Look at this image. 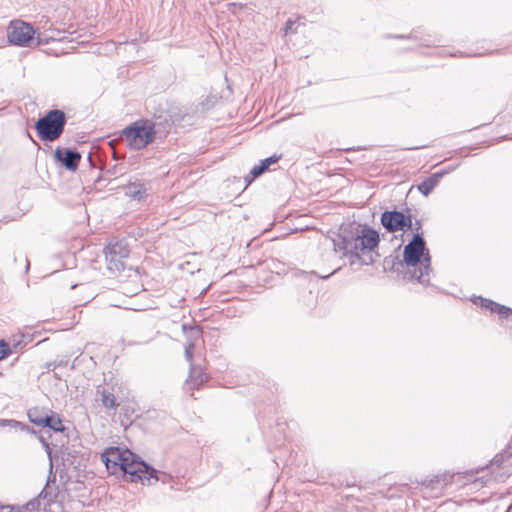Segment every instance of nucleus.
Returning a JSON list of instances; mask_svg holds the SVG:
<instances>
[{
  "label": "nucleus",
  "mask_w": 512,
  "mask_h": 512,
  "mask_svg": "<svg viewBox=\"0 0 512 512\" xmlns=\"http://www.w3.org/2000/svg\"><path fill=\"white\" fill-rule=\"evenodd\" d=\"M333 252L340 253L339 257L349 256L361 260L364 264L372 262L362 259L373 252L379 244V234L374 229L359 223H350L341 229L336 239H332Z\"/></svg>",
  "instance_id": "1"
},
{
  "label": "nucleus",
  "mask_w": 512,
  "mask_h": 512,
  "mask_svg": "<svg viewBox=\"0 0 512 512\" xmlns=\"http://www.w3.org/2000/svg\"><path fill=\"white\" fill-rule=\"evenodd\" d=\"M403 261L412 273V277L421 284L430 282L431 257L424 239L420 234H415L412 240L404 247Z\"/></svg>",
  "instance_id": "2"
},
{
  "label": "nucleus",
  "mask_w": 512,
  "mask_h": 512,
  "mask_svg": "<svg viewBox=\"0 0 512 512\" xmlns=\"http://www.w3.org/2000/svg\"><path fill=\"white\" fill-rule=\"evenodd\" d=\"M155 121L150 119H139L128 125L125 128H156L168 125L169 121L174 126H192L195 124V114H193L192 107H182L178 105H170L165 111L160 114L154 113Z\"/></svg>",
  "instance_id": "3"
},
{
  "label": "nucleus",
  "mask_w": 512,
  "mask_h": 512,
  "mask_svg": "<svg viewBox=\"0 0 512 512\" xmlns=\"http://www.w3.org/2000/svg\"><path fill=\"white\" fill-rule=\"evenodd\" d=\"M36 31L32 24L22 20H12L7 27V39L11 45L17 47H37L47 44L53 36H35Z\"/></svg>",
  "instance_id": "4"
},
{
  "label": "nucleus",
  "mask_w": 512,
  "mask_h": 512,
  "mask_svg": "<svg viewBox=\"0 0 512 512\" xmlns=\"http://www.w3.org/2000/svg\"><path fill=\"white\" fill-rule=\"evenodd\" d=\"M124 455L128 458L123 464L121 473L127 481H139L143 485H152L158 481L155 469L148 466L128 449L124 450Z\"/></svg>",
  "instance_id": "5"
},
{
  "label": "nucleus",
  "mask_w": 512,
  "mask_h": 512,
  "mask_svg": "<svg viewBox=\"0 0 512 512\" xmlns=\"http://www.w3.org/2000/svg\"><path fill=\"white\" fill-rule=\"evenodd\" d=\"M105 260L107 270L112 274H117L124 269L123 260L128 256L129 249L123 241L110 243L105 251Z\"/></svg>",
  "instance_id": "6"
},
{
  "label": "nucleus",
  "mask_w": 512,
  "mask_h": 512,
  "mask_svg": "<svg viewBox=\"0 0 512 512\" xmlns=\"http://www.w3.org/2000/svg\"><path fill=\"white\" fill-rule=\"evenodd\" d=\"M155 132L156 130H122L121 137L131 148L139 150L155 139Z\"/></svg>",
  "instance_id": "7"
},
{
  "label": "nucleus",
  "mask_w": 512,
  "mask_h": 512,
  "mask_svg": "<svg viewBox=\"0 0 512 512\" xmlns=\"http://www.w3.org/2000/svg\"><path fill=\"white\" fill-rule=\"evenodd\" d=\"M381 223L390 232L410 229L412 226L411 218L398 211L384 212L381 216Z\"/></svg>",
  "instance_id": "8"
},
{
  "label": "nucleus",
  "mask_w": 512,
  "mask_h": 512,
  "mask_svg": "<svg viewBox=\"0 0 512 512\" xmlns=\"http://www.w3.org/2000/svg\"><path fill=\"white\" fill-rule=\"evenodd\" d=\"M101 458L109 473L119 474L128 457L124 455L123 449L110 447L102 453Z\"/></svg>",
  "instance_id": "9"
},
{
  "label": "nucleus",
  "mask_w": 512,
  "mask_h": 512,
  "mask_svg": "<svg viewBox=\"0 0 512 512\" xmlns=\"http://www.w3.org/2000/svg\"><path fill=\"white\" fill-rule=\"evenodd\" d=\"M70 117L61 109H51L40 117L32 128H64Z\"/></svg>",
  "instance_id": "10"
},
{
  "label": "nucleus",
  "mask_w": 512,
  "mask_h": 512,
  "mask_svg": "<svg viewBox=\"0 0 512 512\" xmlns=\"http://www.w3.org/2000/svg\"><path fill=\"white\" fill-rule=\"evenodd\" d=\"M55 158L67 170L75 171L78 168L81 154L76 150L58 147L55 150Z\"/></svg>",
  "instance_id": "11"
},
{
  "label": "nucleus",
  "mask_w": 512,
  "mask_h": 512,
  "mask_svg": "<svg viewBox=\"0 0 512 512\" xmlns=\"http://www.w3.org/2000/svg\"><path fill=\"white\" fill-rule=\"evenodd\" d=\"M474 302L476 305H480L481 307L490 310L492 313L498 314L500 318L512 321L511 309L481 297L477 298Z\"/></svg>",
  "instance_id": "12"
},
{
  "label": "nucleus",
  "mask_w": 512,
  "mask_h": 512,
  "mask_svg": "<svg viewBox=\"0 0 512 512\" xmlns=\"http://www.w3.org/2000/svg\"><path fill=\"white\" fill-rule=\"evenodd\" d=\"M219 99L216 95H208L206 97H202L198 100V102L192 105L193 114H195V119H199L204 116L209 110L217 105Z\"/></svg>",
  "instance_id": "13"
},
{
  "label": "nucleus",
  "mask_w": 512,
  "mask_h": 512,
  "mask_svg": "<svg viewBox=\"0 0 512 512\" xmlns=\"http://www.w3.org/2000/svg\"><path fill=\"white\" fill-rule=\"evenodd\" d=\"M386 38L392 39H407L415 41L419 44V46L429 47L435 43L434 40L431 39V35L420 36L418 30H412L409 34H387Z\"/></svg>",
  "instance_id": "14"
},
{
  "label": "nucleus",
  "mask_w": 512,
  "mask_h": 512,
  "mask_svg": "<svg viewBox=\"0 0 512 512\" xmlns=\"http://www.w3.org/2000/svg\"><path fill=\"white\" fill-rule=\"evenodd\" d=\"M188 343L185 346V358L188 362L192 361L193 358V348L196 345V342L201 338V331L198 328H190L187 334Z\"/></svg>",
  "instance_id": "15"
},
{
  "label": "nucleus",
  "mask_w": 512,
  "mask_h": 512,
  "mask_svg": "<svg viewBox=\"0 0 512 512\" xmlns=\"http://www.w3.org/2000/svg\"><path fill=\"white\" fill-rule=\"evenodd\" d=\"M125 195L133 200L141 201L146 196L145 185L141 182H133L126 186Z\"/></svg>",
  "instance_id": "16"
},
{
  "label": "nucleus",
  "mask_w": 512,
  "mask_h": 512,
  "mask_svg": "<svg viewBox=\"0 0 512 512\" xmlns=\"http://www.w3.org/2000/svg\"><path fill=\"white\" fill-rule=\"evenodd\" d=\"M280 159L279 156L273 155L264 160H261L258 165H255L251 170V175L253 178L259 177L263 174L270 165L275 164Z\"/></svg>",
  "instance_id": "17"
},
{
  "label": "nucleus",
  "mask_w": 512,
  "mask_h": 512,
  "mask_svg": "<svg viewBox=\"0 0 512 512\" xmlns=\"http://www.w3.org/2000/svg\"><path fill=\"white\" fill-rule=\"evenodd\" d=\"M97 393L100 395V401L103 406L107 409H116L118 404L116 402V398L110 391L106 389H98Z\"/></svg>",
  "instance_id": "18"
},
{
  "label": "nucleus",
  "mask_w": 512,
  "mask_h": 512,
  "mask_svg": "<svg viewBox=\"0 0 512 512\" xmlns=\"http://www.w3.org/2000/svg\"><path fill=\"white\" fill-rule=\"evenodd\" d=\"M441 175L442 174H435V175L427 178L426 180H424L418 186L419 191L423 195L427 196L435 188V186L438 184L439 178L441 177Z\"/></svg>",
  "instance_id": "19"
},
{
  "label": "nucleus",
  "mask_w": 512,
  "mask_h": 512,
  "mask_svg": "<svg viewBox=\"0 0 512 512\" xmlns=\"http://www.w3.org/2000/svg\"><path fill=\"white\" fill-rule=\"evenodd\" d=\"M46 416L47 412H42L38 408H33L28 411L29 420L38 426L45 425L44 420Z\"/></svg>",
  "instance_id": "20"
},
{
  "label": "nucleus",
  "mask_w": 512,
  "mask_h": 512,
  "mask_svg": "<svg viewBox=\"0 0 512 512\" xmlns=\"http://www.w3.org/2000/svg\"><path fill=\"white\" fill-rule=\"evenodd\" d=\"M44 421H45V425H43L44 427H49L56 432H60V431L64 430L62 421L60 420L59 417H57L55 415H50L47 413V416L45 417Z\"/></svg>",
  "instance_id": "21"
},
{
  "label": "nucleus",
  "mask_w": 512,
  "mask_h": 512,
  "mask_svg": "<svg viewBox=\"0 0 512 512\" xmlns=\"http://www.w3.org/2000/svg\"><path fill=\"white\" fill-rule=\"evenodd\" d=\"M63 130H37L38 136L44 141H54L58 139Z\"/></svg>",
  "instance_id": "22"
},
{
  "label": "nucleus",
  "mask_w": 512,
  "mask_h": 512,
  "mask_svg": "<svg viewBox=\"0 0 512 512\" xmlns=\"http://www.w3.org/2000/svg\"><path fill=\"white\" fill-rule=\"evenodd\" d=\"M190 380L194 385H198L200 383H203L206 380V378L202 376L200 368H196L193 365H191Z\"/></svg>",
  "instance_id": "23"
},
{
  "label": "nucleus",
  "mask_w": 512,
  "mask_h": 512,
  "mask_svg": "<svg viewBox=\"0 0 512 512\" xmlns=\"http://www.w3.org/2000/svg\"><path fill=\"white\" fill-rule=\"evenodd\" d=\"M42 494H43V492H41V494L39 495V498H34V499L30 500L29 502H27L26 505L22 507V509L27 512H33V511L38 510L41 506L40 498L42 497Z\"/></svg>",
  "instance_id": "24"
},
{
  "label": "nucleus",
  "mask_w": 512,
  "mask_h": 512,
  "mask_svg": "<svg viewBox=\"0 0 512 512\" xmlns=\"http://www.w3.org/2000/svg\"><path fill=\"white\" fill-rule=\"evenodd\" d=\"M9 347L6 343L0 342V360L5 358L9 353Z\"/></svg>",
  "instance_id": "25"
},
{
  "label": "nucleus",
  "mask_w": 512,
  "mask_h": 512,
  "mask_svg": "<svg viewBox=\"0 0 512 512\" xmlns=\"http://www.w3.org/2000/svg\"><path fill=\"white\" fill-rule=\"evenodd\" d=\"M293 25H294V21L293 20L288 19L286 21L285 26H284L285 34H288L292 30Z\"/></svg>",
  "instance_id": "26"
},
{
  "label": "nucleus",
  "mask_w": 512,
  "mask_h": 512,
  "mask_svg": "<svg viewBox=\"0 0 512 512\" xmlns=\"http://www.w3.org/2000/svg\"><path fill=\"white\" fill-rule=\"evenodd\" d=\"M440 483V480L438 478H436L435 480H430L427 484L424 483L426 485L427 488L431 487L432 489L434 488V484H439Z\"/></svg>",
  "instance_id": "27"
},
{
  "label": "nucleus",
  "mask_w": 512,
  "mask_h": 512,
  "mask_svg": "<svg viewBox=\"0 0 512 512\" xmlns=\"http://www.w3.org/2000/svg\"><path fill=\"white\" fill-rule=\"evenodd\" d=\"M338 269H339V267L334 269L330 274H333V273L337 272Z\"/></svg>",
  "instance_id": "28"
},
{
  "label": "nucleus",
  "mask_w": 512,
  "mask_h": 512,
  "mask_svg": "<svg viewBox=\"0 0 512 512\" xmlns=\"http://www.w3.org/2000/svg\"><path fill=\"white\" fill-rule=\"evenodd\" d=\"M475 128H476V129L482 128V125H480V126H476Z\"/></svg>",
  "instance_id": "29"
}]
</instances>
